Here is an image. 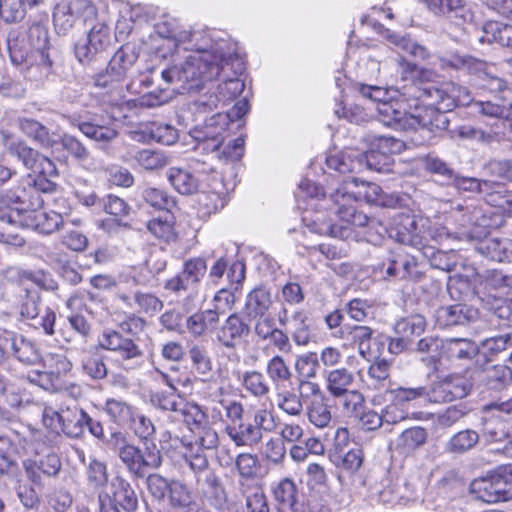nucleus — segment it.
I'll return each instance as SVG.
<instances>
[{"label":"nucleus","instance_id":"f8f14e48","mask_svg":"<svg viewBox=\"0 0 512 512\" xmlns=\"http://www.w3.org/2000/svg\"><path fill=\"white\" fill-rule=\"evenodd\" d=\"M490 362L476 359L472 367L464 370V377L473 384H482L490 390L501 391L512 383V370L506 365L488 366Z\"/></svg>","mask_w":512,"mask_h":512},{"label":"nucleus","instance_id":"aec40b11","mask_svg":"<svg viewBox=\"0 0 512 512\" xmlns=\"http://www.w3.org/2000/svg\"><path fill=\"white\" fill-rule=\"evenodd\" d=\"M207 271L206 261L201 257L191 258L184 262L182 271L165 282L164 288L179 294L195 290Z\"/></svg>","mask_w":512,"mask_h":512},{"label":"nucleus","instance_id":"393cba45","mask_svg":"<svg viewBox=\"0 0 512 512\" xmlns=\"http://www.w3.org/2000/svg\"><path fill=\"white\" fill-rule=\"evenodd\" d=\"M425 387L424 399L430 403H446L464 398L469 392L465 383H455L451 378L433 382Z\"/></svg>","mask_w":512,"mask_h":512},{"label":"nucleus","instance_id":"c85d7f7f","mask_svg":"<svg viewBox=\"0 0 512 512\" xmlns=\"http://www.w3.org/2000/svg\"><path fill=\"white\" fill-rule=\"evenodd\" d=\"M319 366V358L315 352L303 354L296 359L295 370L299 378L298 387L301 394L304 389H308L311 394L320 392L319 385L309 381L316 377Z\"/></svg>","mask_w":512,"mask_h":512},{"label":"nucleus","instance_id":"680f3d73","mask_svg":"<svg viewBox=\"0 0 512 512\" xmlns=\"http://www.w3.org/2000/svg\"><path fill=\"white\" fill-rule=\"evenodd\" d=\"M224 207V201L220 192L202 193L198 197L197 217L201 221H207L212 214Z\"/></svg>","mask_w":512,"mask_h":512},{"label":"nucleus","instance_id":"0e129e2a","mask_svg":"<svg viewBox=\"0 0 512 512\" xmlns=\"http://www.w3.org/2000/svg\"><path fill=\"white\" fill-rule=\"evenodd\" d=\"M309 422L318 428L328 427L332 420L330 407L320 399H314L307 407Z\"/></svg>","mask_w":512,"mask_h":512},{"label":"nucleus","instance_id":"7c9ffc66","mask_svg":"<svg viewBox=\"0 0 512 512\" xmlns=\"http://www.w3.org/2000/svg\"><path fill=\"white\" fill-rule=\"evenodd\" d=\"M117 298L129 308H136L139 313L149 316L157 314L163 308V301L151 292L136 290L133 296L118 293Z\"/></svg>","mask_w":512,"mask_h":512},{"label":"nucleus","instance_id":"79ce46f5","mask_svg":"<svg viewBox=\"0 0 512 512\" xmlns=\"http://www.w3.org/2000/svg\"><path fill=\"white\" fill-rule=\"evenodd\" d=\"M53 24L56 32L61 35L67 34L76 25L81 24L70 0H62L56 4L53 9Z\"/></svg>","mask_w":512,"mask_h":512},{"label":"nucleus","instance_id":"c756f323","mask_svg":"<svg viewBox=\"0 0 512 512\" xmlns=\"http://www.w3.org/2000/svg\"><path fill=\"white\" fill-rule=\"evenodd\" d=\"M323 188L310 180H302L298 186V192L296 198L298 202V208L303 210L302 222L303 224H316L320 221L319 218H313L312 212L308 206L312 209L317 206L316 201L320 196H323Z\"/></svg>","mask_w":512,"mask_h":512},{"label":"nucleus","instance_id":"c03bdc74","mask_svg":"<svg viewBox=\"0 0 512 512\" xmlns=\"http://www.w3.org/2000/svg\"><path fill=\"white\" fill-rule=\"evenodd\" d=\"M325 381L327 392L335 397L350 390L355 382V376L345 367L334 368L326 372Z\"/></svg>","mask_w":512,"mask_h":512},{"label":"nucleus","instance_id":"864d4df0","mask_svg":"<svg viewBox=\"0 0 512 512\" xmlns=\"http://www.w3.org/2000/svg\"><path fill=\"white\" fill-rule=\"evenodd\" d=\"M103 410L113 423L126 426L136 408L122 399L107 398Z\"/></svg>","mask_w":512,"mask_h":512},{"label":"nucleus","instance_id":"13d9d810","mask_svg":"<svg viewBox=\"0 0 512 512\" xmlns=\"http://www.w3.org/2000/svg\"><path fill=\"white\" fill-rule=\"evenodd\" d=\"M135 434V436L143 443L152 442L156 429L150 418L140 413L137 409L127 425Z\"/></svg>","mask_w":512,"mask_h":512},{"label":"nucleus","instance_id":"7ed1b4c3","mask_svg":"<svg viewBox=\"0 0 512 512\" xmlns=\"http://www.w3.org/2000/svg\"><path fill=\"white\" fill-rule=\"evenodd\" d=\"M107 445L135 479L145 478L150 471L157 470L162 465V453L154 442L143 443L141 449L129 442L124 433L113 432Z\"/></svg>","mask_w":512,"mask_h":512},{"label":"nucleus","instance_id":"e2e57ef3","mask_svg":"<svg viewBox=\"0 0 512 512\" xmlns=\"http://www.w3.org/2000/svg\"><path fill=\"white\" fill-rule=\"evenodd\" d=\"M472 107L475 112L484 116L512 120V103H510L508 107L504 103L491 100L474 101Z\"/></svg>","mask_w":512,"mask_h":512},{"label":"nucleus","instance_id":"bb28decb","mask_svg":"<svg viewBox=\"0 0 512 512\" xmlns=\"http://www.w3.org/2000/svg\"><path fill=\"white\" fill-rule=\"evenodd\" d=\"M382 192L379 185L352 177L344 182V185L336 189V200L339 202L338 196L341 193L343 200L349 195V199L365 200L369 203H379V196Z\"/></svg>","mask_w":512,"mask_h":512},{"label":"nucleus","instance_id":"39448f33","mask_svg":"<svg viewBox=\"0 0 512 512\" xmlns=\"http://www.w3.org/2000/svg\"><path fill=\"white\" fill-rule=\"evenodd\" d=\"M98 345L116 355L117 363L126 372L139 370L145 364V353L139 344L120 331L105 329L99 336Z\"/></svg>","mask_w":512,"mask_h":512},{"label":"nucleus","instance_id":"58836bf2","mask_svg":"<svg viewBox=\"0 0 512 512\" xmlns=\"http://www.w3.org/2000/svg\"><path fill=\"white\" fill-rule=\"evenodd\" d=\"M243 72L244 70L240 73H235L231 64L226 66L225 71H220V74L217 78L222 75L223 81L218 85L217 90L221 102L225 103L227 101L233 100L243 92L245 84L244 81L239 78Z\"/></svg>","mask_w":512,"mask_h":512},{"label":"nucleus","instance_id":"338daca9","mask_svg":"<svg viewBox=\"0 0 512 512\" xmlns=\"http://www.w3.org/2000/svg\"><path fill=\"white\" fill-rule=\"evenodd\" d=\"M239 491L245 497L247 512H269L266 497L259 484Z\"/></svg>","mask_w":512,"mask_h":512},{"label":"nucleus","instance_id":"774afa93","mask_svg":"<svg viewBox=\"0 0 512 512\" xmlns=\"http://www.w3.org/2000/svg\"><path fill=\"white\" fill-rule=\"evenodd\" d=\"M19 314L23 320H31L36 318L41 312V297L37 291L26 290L21 296L19 306Z\"/></svg>","mask_w":512,"mask_h":512},{"label":"nucleus","instance_id":"a878e982","mask_svg":"<svg viewBox=\"0 0 512 512\" xmlns=\"http://www.w3.org/2000/svg\"><path fill=\"white\" fill-rule=\"evenodd\" d=\"M11 355L20 363L32 366L41 362L42 356L37 344L22 334L9 333L4 337Z\"/></svg>","mask_w":512,"mask_h":512},{"label":"nucleus","instance_id":"8fccbe9b","mask_svg":"<svg viewBox=\"0 0 512 512\" xmlns=\"http://www.w3.org/2000/svg\"><path fill=\"white\" fill-rule=\"evenodd\" d=\"M139 54L135 46L125 44L122 45L112 56L108 65L116 75L127 77L128 71L134 66L138 60Z\"/></svg>","mask_w":512,"mask_h":512},{"label":"nucleus","instance_id":"0eeeda50","mask_svg":"<svg viewBox=\"0 0 512 512\" xmlns=\"http://www.w3.org/2000/svg\"><path fill=\"white\" fill-rule=\"evenodd\" d=\"M485 226H472L469 231L456 233L454 239L474 243L475 249L497 262H512V240L492 236Z\"/></svg>","mask_w":512,"mask_h":512},{"label":"nucleus","instance_id":"ddd939ff","mask_svg":"<svg viewBox=\"0 0 512 512\" xmlns=\"http://www.w3.org/2000/svg\"><path fill=\"white\" fill-rule=\"evenodd\" d=\"M89 25L91 27L86 39L75 44V56L83 64L95 60L111 44L110 26L105 18L99 17Z\"/></svg>","mask_w":512,"mask_h":512},{"label":"nucleus","instance_id":"5701e85b","mask_svg":"<svg viewBox=\"0 0 512 512\" xmlns=\"http://www.w3.org/2000/svg\"><path fill=\"white\" fill-rule=\"evenodd\" d=\"M278 322L286 327L294 343L298 346H306L312 340V328L310 319L304 310H296L291 316L288 310L283 307L278 313Z\"/></svg>","mask_w":512,"mask_h":512},{"label":"nucleus","instance_id":"9d476101","mask_svg":"<svg viewBox=\"0 0 512 512\" xmlns=\"http://www.w3.org/2000/svg\"><path fill=\"white\" fill-rule=\"evenodd\" d=\"M411 140L417 145L430 143L436 136L448 130L449 119L446 113L431 108H423L408 117Z\"/></svg>","mask_w":512,"mask_h":512},{"label":"nucleus","instance_id":"2f4dec72","mask_svg":"<svg viewBox=\"0 0 512 512\" xmlns=\"http://www.w3.org/2000/svg\"><path fill=\"white\" fill-rule=\"evenodd\" d=\"M326 165L329 169L341 174L359 173L363 171V164L360 160V151L353 148H346L326 158Z\"/></svg>","mask_w":512,"mask_h":512},{"label":"nucleus","instance_id":"cd10ccee","mask_svg":"<svg viewBox=\"0 0 512 512\" xmlns=\"http://www.w3.org/2000/svg\"><path fill=\"white\" fill-rule=\"evenodd\" d=\"M143 199L159 210H165L166 216L162 219L149 220L147 224H173L176 221L175 212L178 211L175 200L165 191L154 187H147L142 192Z\"/></svg>","mask_w":512,"mask_h":512},{"label":"nucleus","instance_id":"de8ad7c7","mask_svg":"<svg viewBox=\"0 0 512 512\" xmlns=\"http://www.w3.org/2000/svg\"><path fill=\"white\" fill-rule=\"evenodd\" d=\"M167 179L172 187L182 195H192L198 192L199 180L188 170L171 167L167 171Z\"/></svg>","mask_w":512,"mask_h":512},{"label":"nucleus","instance_id":"72a5a7b5","mask_svg":"<svg viewBox=\"0 0 512 512\" xmlns=\"http://www.w3.org/2000/svg\"><path fill=\"white\" fill-rule=\"evenodd\" d=\"M111 497L125 512H133L138 505L137 495L123 476L116 475L110 483Z\"/></svg>","mask_w":512,"mask_h":512},{"label":"nucleus","instance_id":"a19ab883","mask_svg":"<svg viewBox=\"0 0 512 512\" xmlns=\"http://www.w3.org/2000/svg\"><path fill=\"white\" fill-rule=\"evenodd\" d=\"M168 495L175 512H201L191 491L180 481H170Z\"/></svg>","mask_w":512,"mask_h":512},{"label":"nucleus","instance_id":"f257e3e1","mask_svg":"<svg viewBox=\"0 0 512 512\" xmlns=\"http://www.w3.org/2000/svg\"><path fill=\"white\" fill-rule=\"evenodd\" d=\"M177 45L190 51L185 60L161 71V78L167 85H175L178 93L200 90L206 82L217 79L220 71L232 66L235 73L245 70L236 44L227 39L216 38L210 31H182L178 34Z\"/></svg>","mask_w":512,"mask_h":512},{"label":"nucleus","instance_id":"6ab92c4d","mask_svg":"<svg viewBox=\"0 0 512 512\" xmlns=\"http://www.w3.org/2000/svg\"><path fill=\"white\" fill-rule=\"evenodd\" d=\"M451 183L459 190L478 192L485 195L487 202L494 206L512 203V193L508 192L505 185L499 182L472 177H460L456 174Z\"/></svg>","mask_w":512,"mask_h":512},{"label":"nucleus","instance_id":"69168bd1","mask_svg":"<svg viewBox=\"0 0 512 512\" xmlns=\"http://www.w3.org/2000/svg\"><path fill=\"white\" fill-rule=\"evenodd\" d=\"M463 483L455 470H449L437 481L438 495L443 498H454L461 491Z\"/></svg>","mask_w":512,"mask_h":512},{"label":"nucleus","instance_id":"4be33fe9","mask_svg":"<svg viewBox=\"0 0 512 512\" xmlns=\"http://www.w3.org/2000/svg\"><path fill=\"white\" fill-rule=\"evenodd\" d=\"M23 468L29 481L36 486H42V476L56 477L61 471L62 463L57 453L49 452L39 458L24 460Z\"/></svg>","mask_w":512,"mask_h":512},{"label":"nucleus","instance_id":"4d7b16f0","mask_svg":"<svg viewBox=\"0 0 512 512\" xmlns=\"http://www.w3.org/2000/svg\"><path fill=\"white\" fill-rule=\"evenodd\" d=\"M266 373L270 381L275 386H282L290 382L292 378V371L284 358L280 355H275L268 360L266 364Z\"/></svg>","mask_w":512,"mask_h":512},{"label":"nucleus","instance_id":"f03ea898","mask_svg":"<svg viewBox=\"0 0 512 512\" xmlns=\"http://www.w3.org/2000/svg\"><path fill=\"white\" fill-rule=\"evenodd\" d=\"M55 189L56 184L50 179L27 174L5 194L4 203L0 205V221L22 224L21 214L42 207V193H52Z\"/></svg>","mask_w":512,"mask_h":512},{"label":"nucleus","instance_id":"37998d69","mask_svg":"<svg viewBox=\"0 0 512 512\" xmlns=\"http://www.w3.org/2000/svg\"><path fill=\"white\" fill-rule=\"evenodd\" d=\"M87 412L78 406L62 409V433L69 438H80L84 434Z\"/></svg>","mask_w":512,"mask_h":512},{"label":"nucleus","instance_id":"b1692460","mask_svg":"<svg viewBox=\"0 0 512 512\" xmlns=\"http://www.w3.org/2000/svg\"><path fill=\"white\" fill-rule=\"evenodd\" d=\"M476 308L464 303L441 306L435 311L437 324L443 328L465 326L478 319Z\"/></svg>","mask_w":512,"mask_h":512},{"label":"nucleus","instance_id":"dca6fc26","mask_svg":"<svg viewBox=\"0 0 512 512\" xmlns=\"http://www.w3.org/2000/svg\"><path fill=\"white\" fill-rule=\"evenodd\" d=\"M491 415L483 422V436L490 442L512 439V402L488 406Z\"/></svg>","mask_w":512,"mask_h":512},{"label":"nucleus","instance_id":"6e6d98bb","mask_svg":"<svg viewBox=\"0 0 512 512\" xmlns=\"http://www.w3.org/2000/svg\"><path fill=\"white\" fill-rule=\"evenodd\" d=\"M418 226H383L384 231L391 239L404 245L419 247L423 244V237L417 231Z\"/></svg>","mask_w":512,"mask_h":512},{"label":"nucleus","instance_id":"3c124183","mask_svg":"<svg viewBox=\"0 0 512 512\" xmlns=\"http://www.w3.org/2000/svg\"><path fill=\"white\" fill-rule=\"evenodd\" d=\"M19 128L26 136L33 139L43 148H51L56 143L49 129L34 119H19Z\"/></svg>","mask_w":512,"mask_h":512},{"label":"nucleus","instance_id":"1a4fd4ad","mask_svg":"<svg viewBox=\"0 0 512 512\" xmlns=\"http://www.w3.org/2000/svg\"><path fill=\"white\" fill-rule=\"evenodd\" d=\"M476 498L486 503H497L512 498V466H502L485 478L471 483Z\"/></svg>","mask_w":512,"mask_h":512},{"label":"nucleus","instance_id":"9b49d317","mask_svg":"<svg viewBox=\"0 0 512 512\" xmlns=\"http://www.w3.org/2000/svg\"><path fill=\"white\" fill-rule=\"evenodd\" d=\"M228 128L229 116L218 112L205 119L203 124L195 126L190 135L196 141L197 150L212 153L223 144Z\"/></svg>","mask_w":512,"mask_h":512},{"label":"nucleus","instance_id":"6e6552de","mask_svg":"<svg viewBox=\"0 0 512 512\" xmlns=\"http://www.w3.org/2000/svg\"><path fill=\"white\" fill-rule=\"evenodd\" d=\"M21 27L27 41L36 50V56L39 58L38 66L31 72L32 82H43L54 72L48 28L41 22H33L28 27Z\"/></svg>","mask_w":512,"mask_h":512},{"label":"nucleus","instance_id":"49530a36","mask_svg":"<svg viewBox=\"0 0 512 512\" xmlns=\"http://www.w3.org/2000/svg\"><path fill=\"white\" fill-rule=\"evenodd\" d=\"M3 137L9 154L21 161L27 169L36 170L40 153L22 140H12L7 134H3Z\"/></svg>","mask_w":512,"mask_h":512},{"label":"nucleus","instance_id":"2eb2a0df","mask_svg":"<svg viewBox=\"0 0 512 512\" xmlns=\"http://www.w3.org/2000/svg\"><path fill=\"white\" fill-rule=\"evenodd\" d=\"M7 48L12 64L20 69L26 79L32 81L31 72L38 66L39 58L22 32V27L12 28L8 32Z\"/></svg>","mask_w":512,"mask_h":512},{"label":"nucleus","instance_id":"a211bd4d","mask_svg":"<svg viewBox=\"0 0 512 512\" xmlns=\"http://www.w3.org/2000/svg\"><path fill=\"white\" fill-rule=\"evenodd\" d=\"M480 354V346L469 338H446L441 341L440 357L451 367H471Z\"/></svg>","mask_w":512,"mask_h":512},{"label":"nucleus","instance_id":"f3484780","mask_svg":"<svg viewBox=\"0 0 512 512\" xmlns=\"http://www.w3.org/2000/svg\"><path fill=\"white\" fill-rule=\"evenodd\" d=\"M403 96H407L408 101L410 99L416 101L414 104L416 109L423 106V108L435 109L442 113L451 111L452 101L449 100L446 83L441 87L432 84L424 86L411 84L405 87Z\"/></svg>","mask_w":512,"mask_h":512},{"label":"nucleus","instance_id":"c9c22d12","mask_svg":"<svg viewBox=\"0 0 512 512\" xmlns=\"http://www.w3.org/2000/svg\"><path fill=\"white\" fill-rule=\"evenodd\" d=\"M373 334V329L364 325L345 326L341 330V338L346 344L357 347L362 357H366L370 352V342Z\"/></svg>","mask_w":512,"mask_h":512},{"label":"nucleus","instance_id":"473e14b6","mask_svg":"<svg viewBox=\"0 0 512 512\" xmlns=\"http://www.w3.org/2000/svg\"><path fill=\"white\" fill-rule=\"evenodd\" d=\"M272 305L271 293L263 286L250 291L246 297L244 313L249 320L268 315Z\"/></svg>","mask_w":512,"mask_h":512},{"label":"nucleus","instance_id":"603ef678","mask_svg":"<svg viewBox=\"0 0 512 512\" xmlns=\"http://www.w3.org/2000/svg\"><path fill=\"white\" fill-rule=\"evenodd\" d=\"M479 442V434L472 429H465L455 433L445 444V451L450 454L461 455L472 450Z\"/></svg>","mask_w":512,"mask_h":512},{"label":"nucleus","instance_id":"5fc2aeb1","mask_svg":"<svg viewBox=\"0 0 512 512\" xmlns=\"http://www.w3.org/2000/svg\"><path fill=\"white\" fill-rule=\"evenodd\" d=\"M330 459L338 468L353 474L361 468L364 461V452L361 447L356 446L346 453H330Z\"/></svg>","mask_w":512,"mask_h":512},{"label":"nucleus","instance_id":"412c9836","mask_svg":"<svg viewBox=\"0 0 512 512\" xmlns=\"http://www.w3.org/2000/svg\"><path fill=\"white\" fill-rule=\"evenodd\" d=\"M249 334V324L238 313H232L215 331V340L226 349H235Z\"/></svg>","mask_w":512,"mask_h":512},{"label":"nucleus","instance_id":"f704fd0d","mask_svg":"<svg viewBox=\"0 0 512 512\" xmlns=\"http://www.w3.org/2000/svg\"><path fill=\"white\" fill-rule=\"evenodd\" d=\"M479 42L496 43L503 48L512 51V25L497 21H489L483 26Z\"/></svg>","mask_w":512,"mask_h":512},{"label":"nucleus","instance_id":"ea45409f","mask_svg":"<svg viewBox=\"0 0 512 512\" xmlns=\"http://www.w3.org/2000/svg\"><path fill=\"white\" fill-rule=\"evenodd\" d=\"M331 199L334 202L333 212L338 217L339 221L346 222L347 224H367L368 217L366 214L357 211L354 206L353 197L349 199V195L343 200L341 194L338 196L339 202L336 200V191L331 194Z\"/></svg>","mask_w":512,"mask_h":512},{"label":"nucleus","instance_id":"423d86ee","mask_svg":"<svg viewBox=\"0 0 512 512\" xmlns=\"http://www.w3.org/2000/svg\"><path fill=\"white\" fill-rule=\"evenodd\" d=\"M277 512H332L333 507L324 499L325 504L318 503L316 495H310L306 503L300 501V494L294 481L281 479L272 488Z\"/></svg>","mask_w":512,"mask_h":512},{"label":"nucleus","instance_id":"052dcab7","mask_svg":"<svg viewBox=\"0 0 512 512\" xmlns=\"http://www.w3.org/2000/svg\"><path fill=\"white\" fill-rule=\"evenodd\" d=\"M242 385L247 392L257 398L267 397L270 393V385L264 374L256 370L243 374Z\"/></svg>","mask_w":512,"mask_h":512},{"label":"nucleus","instance_id":"20e7f679","mask_svg":"<svg viewBox=\"0 0 512 512\" xmlns=\"http://www.w3.org/2000/svg\"><path fill=\"white\" fill-rule=\"evenodd\" d=\"M186 464L195 475L204 501L216 510L224 512L227 505L226 493L219 476L209 467L207 456L190 446L186 454Z\"/></svg>","mask_w":512,"mask_h":512},{"label":"nucleus","instance_id":"a18cd8bd","mask_svg":"<svg viewBox=\"0 0 512 512\" xmlns=\"http://www.w3.org/2000/svg\"><path fill=\"white\" fill-rule=\"evenodd\" d=\"M397 103L390 101L377 105L379 120L388 127L396 130L408 131L410 113H406L396 107Z\"/></svg>","mask_w":512,"mask_h":512},{"label":"nucleus","instance_id":"e433bc0d","mask_svg":"<svg viewBox=\"0 0 512 512\" xmlns=\"http://www.w3.org/2000/svg\"><path fill=\"white\" fill-rule=\"evenodd\" d=\"M225 433L237 446L257 445L263 435L252 422H240L238 424L226 425Z\"/></svg>","mask_w":512,"mask_h":512},{"label":"nucleus","instance_id":"4c0bfd02","mask_svg":"<svg viewBox=\"0 0 512 512\" xmlns=\"http://www.w3.org/2000/svg\"><path fill=\"white\" fill-rule=\"evenodd\" d=\"M477 345L480 346L477 359H481L482 362H492L500 353L512 347V330L485 338Z\"/></svg>","mask_w":512,"mask_h":512},{"label":"nucleus","instance_id":"09e8293b","mask_svg":"<svg viewBox=\"0 0 512 512\" xmlns=\"http://www.w3.org/2000/svg\"><path fill=\"white\" fill-rule=\"evenodd\" d=\"M239 474V490H244L251 485H258L256 474L258 460L249 453L239 454L234 462Z\"/></svg>","mask_w":512,"mask_h":512},{"label":"nucleus","instance_id":"bf43d9fd","mask_svg":"<svg viewBox=\"0 0 512 512\" xmlns=\"http://www.w3.org/2000/svg\"><path fill=\"white\" fill-rule=\"evenodd\" d=\"M426 320L420 314L410 315L406 318L398 320L394 326L397 335L408 338L421 335L426 329Z\"/></svg>","mask_w":512,"mask_h":512},{"label":"nucleus","instance_id":"4468645a","mask_svg":"<svg viewBox=\"0 0 512 512\" xmlns=\"http://www.w3.org/2000/svg\"><path fill=\"white\" fill-rule=\"evenodd\" d=\"M439 65L443 70L489 78L500 91L506 88V83L502 79L490 75L491 65L488 62L471 55L458 52L445 54L439 57Z\"/></svg>","mask_w":512,"mask_h":512}]
</instances>
